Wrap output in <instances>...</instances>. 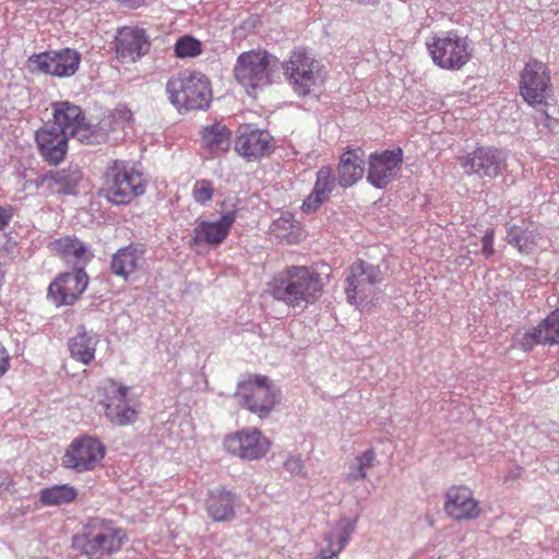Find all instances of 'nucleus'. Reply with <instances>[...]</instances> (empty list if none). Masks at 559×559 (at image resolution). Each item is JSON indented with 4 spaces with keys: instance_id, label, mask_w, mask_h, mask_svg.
<instances>
[{
    "instance_id": "23",
    "label": "nucleus",
    "mask_w": 559,
    "mask_h": 559,
    "mask_svg": "<svg viewBox=\"0 0 559 559\" xmlns=\"http://www.w3.org/2000/svg\"><path fill=\"white\" fill-rule=\"evenodd\" d=\"M128 386L111 383L110 396L107 402H103L105 415L108 420L116 426H127L135 421L136 412L134 408L126 405Z\"/></svg>"
},
{
    "instance_id": "11",
    "label": "nucleus",
    "mask_w": 559,
    "mask_h": 559,
    "mask_svg": "<svg viewBox=\"0 0 559 559\" xmlns=\"http://www.w3.org/2000/svg\"><path fill=\"white\" fill-rule=\"evenodd\" d=\"M235 396L241 406L263 419L270 416L278 402L280 391L269 383L267 377L254 376L238 383Z\"/></svg>"
},
{
    "instance_id": "20",
    "label": "nucleus",
    "mask_w": 559,
    "mask_h": 559,
    "mask_svg": "<svg viewBox=\"0 0 559 559\" xmlns=\"http://www.w3.org/2000/svg\"><path fill=\"white\" fill-rule=\"evenodd\" d=\"M445 513L456 521L474 520L480 514L479 502L466 486H452L445 492Z\"/></svg>"
},
{
    "instance_id": "9",
    "label": "nucleus",
    "mask_w": 559,
    "mask_h": 559,
    "mask_svg": "<svg viewBox=\"0 0 559 559\" xmlns=\"http://www.w3.org/2000/svg\"><path fill=\"white\" fill-rule=\"evenodd\" d=\"M520 94L528 105L539 108L546 120L549 119L545 107L551 95V82L545 63L532 59L525 64L521 73Z\"/></svg>"
},
{
    "instance_id": "37",
    "label": "nucleus",
    "mask_w": 559,
    "mask_h": 559,
    "mask_svg": "<svg viewBox=\"0 0 559 559\" xmlns=\"http://www.w3.org/2000/svg\"><path fill=\"white\" fill-rule=\"evenodd\" d=\"M174 49L178 58H194L202 52V44L197 38L186 35L176 41Z\"/></svg>"
},
{
    "instance_id": "8",
    "label": "nucleus",
    "mask_w": 559,
    "mask_h": 559,
    "mask_svg": "<svg viewBox=\"0 0 559 559\" xmlns=\"http://www.w3.org/2000/svg\"><path fill=\"white\" fill-rule=\"evenodd\" d=\"M426 46L433 63L445 70H459L472 57L467 38L455 31L433 34L427 38Z\"/></svg>"
},
{
    "instance_id": "38",
    "label": "nucleus",
    "mask_w": 559,
    "mask_h": 559,
    "mask_svg": "<svg viewBox=\"0 0 559 559\" xmlns=\"http://www.w3.org/2000/svg\"><path fill=\"white\" fill-rule=\"evenodd\" d=\"M213 186L207 180H198L193 187L192 195L197 203L205 204L213 198Z\"/></svg>"
},
{
    "instance_id": "27",
    "label": "nucleus",
    "mask_w": 559,
    "mask_h": 559,
    "mask_svg": "<svg viewBox=\"0 0 559 559\" xmlns=\"http://www.w3.org/2000/svg\"><path fill=\"white\" fill-rule=\"evenodd\" d=\"M143 254L144 250L135 243L120 248L111 258V273L127 281L132 273L141 267Z\"/></svg>"
},
{
    "instance_id": "6",
    "label": "nucleus",
    "mask_w": 559,
    "mask_h": 559,
    "mask_svg": "<svg viewBox=\"0 0 559 559\" xmlns=\"http://www.w3.org/2000/svg\"><path fill=\"white\" fill-rule=\"evenodd\" d=\"M384 278L379 265L357 260L345 271L344 290L349 304L360 306L371 301Z\"/></svg>"
},
{
    "instance_id": "4",
    "label": "nucleus",
    "mask_w": 559,
    "mask_h": 559,
    "mask_svg": "<svg viewBox=\"0 0 559 559\" xmlns=\"http://www.w3.org/2000/svg\"><path fill=\"white\" fill-rule=\"evenodd\" d=\"M145 192L142 175L123 160H112L104 174L103 197L114 205H127Z\"/></svg>"
},
{
    "instance_id": "5",
    "label": "nucleus",
    "mask_w": 559,
    "mask_h": 559,
    "mask_svg": "<svg viewBox=\"0 0 559 559\" xmlns=\"http://www.w3.org/2000/svg\"><path fill=\"white\" fill-rule=\"evenodd\" d=\"M283 69L293 91L300 97L317 94L323 83V66L304 48L292 51Z\"/></svg>"
},
{
    "instance_id": "34",
    "label": "nucleus",
    "mask_w": 559,
    "mask_h": 559,
    "mask_svg": "<svg viewBox=\"0 0 559 559\" xmlns=\"http://www.w3.org/2000/svg\"><path fill=\"white\" fill-rule=\"evenodd\" d=\"M78 490L68 484L55 485L39 491V501L43 506H61L75 500Z\"/></svg>"
},
{
    "instance_id": "40",
    "label": "nucleus",
    "mask_w": 559,
    "mask_h": 559,
    "mask_svg": "<svg viewBox=\"0 0 559 559\" xmlns=\"http://www.w3.org/2000/svg\"><path fill=\"white\" fill-rule=\"evenodd\" d=\"M284 468L292 475L305 476L304 463L300 456H289L285 463Z\"/></svg>"
},
{
    "instance_id": "36",
    "label": "nucleus",
    "mask_w": 559,
    "mask_h": 559,
    "mask_svg": "<svg viewBox=\"0 0 559 559\" xmlns=\"http://www.w3.org/2000/svg\"><path fill=\"white\" fill-rule=\"evenodd\" d=\"M549 337L550 335L546 328L545 321L543 320L537 326L523 334L521 338V347L525 352H528L533 349L535 345L550 344Z\"/></svg>"
},
{
    "instance_id": "41",
    "label": "nucleus",
    "mask_w": 559,
    "mask_h": 559,
    "mask_svg": "<svg viewBox=\"0 0 559 559\" xmlns=\"http://www.w3.org/2000/svg\"><path fill=\"white\" fill-rule=\"evenodd\" d=\"M493 241L495 231L492 229H487L486 234L481 238V252L487 259L492 257L495 253Z\"/></svg>"
},
{
    "instance_id": "16",
    "label": "nucleus",
    "mask_w": 559,
    "mask_h": 559,
    "mask_svg": "<svg viewBox=\"0 0 559 559\" xmlns=\"http://www.w3.org/2000/svg\"><path fill=\"white\" fill-rule=\"evenodd\" d=\"M224 447L228 453L241 460H259L270 449V441L257 429H242L234 435L227 436Z\"/></svg>"
},
{
    "instance_id": "24",
    "label": "nucleus",
    "mask_w": 559,
    "mask_h": 559,
    "mask_svg": "<svg viewBox=\"0 0 559 559\" xmlns=\"http://www.w3.org/2000/svg\"><path fill=\"white\" fill-rule=\"evenodd\" d=\"M239 498L230 490L223 487L215 488L209 492L206 498V512L214 522H230L236 516V508Z\"/></svg>"
},
{
    "instance_id": "39",
    "label": "nucleus",
    "mask_w": 559,
    "mask_h": 559,
    "mask_svg": "<svg viewBox=\"0 0 559 559\" xmlns=\"http://www.w3.org/2000/svg\"><path fill=\"white\" fill-rule=\"evenodd\" d=\"M544 321L550 335V344H559V308L552 311Z\"/></svg>"
},
{
    "instance_id": "45",
    "label": "nucleus",
    "mask_w": 559,
    "mask_h": 559,
    "mask_svg": "<svg viewBox=\"0 0 559 559\" xmlns=\"http://www.w3.org/2000/svg\"><path fill=\"white\" fill-rule=\"evenodd\" d=\"M142 3H143V0H140V5H142Z\"/></svg>"
},
{
    "instance_id": "44",
    "label": "nucleus",
    "mask_w": 559,
    "mask_h": 559,
    "mask_svg": "<svg viewBox=\"0 0 559 559\" xmlns=\"http://www.w3.org/2000/svg\"><path fill=\"white\" fill-rule=\"evenodd\" d=\"M50 171L41 175V176H38L35 180H34V185L37 189L44 187L46 183H47V187L50 185Z\"/></svg>"
},
{
    "instance_id": "31",
    "label": "nucleus",
    "mask_w": 559,
    "mask_h": 559,
    "mask_svg": "<svg viewBox=\"0 0 559 559\" xmlns=\"http://www.w3.org/2000/svg\"><path fill=\"white\" fill-rule=\"evenodd\" d=\"M365 173V162L356 151L345 152L337 166V181L343 188L354 186L362 178Z\"/></svg>"
},
{
    "instance_id": "22",
    "label": "nucleus",
    "mask_w": 559,
    "mask_h": 559,
    "mask_svg": "<svg viewBox=\"0 0 559 559\" xmlns=\"http://www.w3.org/2000/svg\"><path fill=\"white\" fill-rule=\"evenodd\" d=\"M235 221L236 213L230 211L226 212L221 219L216 222H198L197 226L193 228V236L189 241L190 247H194L201 242L209 246L221 245L229 235Z\"/></svg>"
},
{
    "instance_id": "7",
    "label": "nucleus",
    "mask_w": 559,
    "mask_h": 559,
    "mask_svg": "<svg viewBox=\"0 0 559 559\" xmlns=\"http://www.w3.org/2000/svg\"><path fill=\"white\" fill-rule=\"evenodd\" d=\"M277 59L265 50H250L237 58L234 75L247 90L263 88L272 83Z\"/></svg>"
},
{
    "instance_id": "26",
    "label": "nucleus",
    "mask_w": 559,
    "mask_h": 559,
    "mask_svg": "<svg viewBox=\"0 0 559 559\" xmlns=\"http://www.w3.org/2000/svg\"><path fill=\"white\" fill-rule=\"evenodd\" d=\"M356 521V519H341L335 527L325 534L326 546L321 549L318 559H336L355 532Z\"/></svg>"
},
{
    "instance_id": "21",
    "label": "nucleus",
    "mask_w": 559,
    "mask_h": 559,
    "mask_svg": "<svg viewBox=\"0 0 559 559\" xmlns=\"http://www.w3.org/2000/svg\"><path fill=\"white\" fill-rule=\"evenodd\" d=\"M68 138L56 126L46 123L35 133V141L43 159L49 165H58L66 158Z\"/></svg>"
},
{
    "instance_id": "42",
    "label": "nucleus",
    "mask_w": 559,
    "mask_h": 559,
    "mask_svg": "<svg viewBox=\"0 0 559 559\" xmlns=\"http://www.w3.org/2000/svg\"><path fill=\"white\" fill-rule=\"evenodd\" d=\"M12 219V209L0 206V230L4 229Z\"/></svg>"
},
{
    "instance_id": "25",
    "label": "nucleus",
    "mask_w": 559,
    "mask_h": 559,
    "mask_svg": "<svg viewBox=\"0 0 559 559\" xmlns=\"http://www.w3.org/2000/svg\"><path fill=\"white\" fill-rule=\"evenodd\" d=\"M335 188V178L330 166L321 167L317 173V180L312 192L305 199L301 210L305 213L316 212L326 202Z\"/></svg>"
},
{
    "instance_id": "30",
    "label": "nucleus",
    "mask_w": 559,
    "mask_h": 559,
    "mask_svg": "<svg viewBox=\"0 0 559 559\" xmlns=\"http://www.w3.org/2000/svg\"><path fill=\"white\" fill-rule=\"evenodd\" d=\"M507 240L521 253L530 254L538 245L539 234L532 222L522 221L508 226Z\"/></svg>"
},
{
    "instance_id": "43",
    "label": "nucleus",
    "mask_w": 559,
    "mask_h": 559,
    "mask_svg": "<svg viewBox=\"0 0 559 559\" xmlns=\"http://www.w3.org/2000/svg\"><path fill=\"white\" fill-rule=\"evenodd\" d=\"M9 368V354L3 345L0 344V377H2Z\"/></svg>"
},
{
    "instance_id": "17",
    "label": "nucleus",
    "mask_w": 559,
    "mask_h": 559,
    "mask_svg": "<svg viewBox=\"0 0 559 559\" xmlns=\"http://www.w3.org/2000/svg\"><path fill=\"white\" fill-rule=\"evenodd\" d=\"M402 163L403 151L400 147L371 154L367 181L378 189H385L400 171Z\"/></svg>"
},
{
    "instance_id": "29",
    "label": "nucleus",
    "mask_w": 559,
    "mask_h": 559,
    "mask_svg": "<svg viewBox=\"0 0 559 559\" xmlns=\"http://www.w3.org/2000/svg\"><path fill=\"white\" fill-rule=\"evenodd\" d=\"M98 342L97 334L80 325L76 330V334L68 342L71 357L83 365H90L95 358Z\"/></svg>"
},
{
    "instance_id": "18",
    "label": "nucleus",
    "mask_w": 559,
    "mask_h": 559,
    "mask_svg": "<svg viewBox=\"0 0 559 559\" xmlns=\"http://www.w3.org/2000/svg\"><path fill=\"white\" fill-rule=\"evenodd\" d=\"M273 138L265 131L240 126L235 141L236 152L248 160H254L273 152Z\"/></svg>"
},
{
    "instance_id": "1",
    "label": "nucleus",
    "mask_w": 559,
    "mask_h": 559,
    "mask_svg": "<svg viewBox=\"0 0 559 559\" xmlns=\"http://www.w3.org/2000/svg\"><path fill=\"white\" fill-rule=\"evenodd\" d=\"M270 294L289 307L313 304L321 295L320 274L307 266H289L274 275L269 283Z\"/></svg>"
},
{
    "instance_id": "35",
    "label": "nucleus",
    "mask_w": 559,
    "mask_h": 559,
    "mask_svg": "<svg viewBox=\"0 0 559 559\" xmlns=\"http://www.w3.org/2000/svg\"><path fill=\"white\" fill-rule=\"evenodd\" d=\"M376 452L373 449H368L364 451L360 455L356 457V461L350 464L349 471L346 475V479L349 483H355L358 480H362L367 476V469L372 467L376 462Z\"/></svg>"
},
{
    "instance_id": "33",
    "label": "nucleus",
    "mask_w": 559,
    "mask_h": 559,
    "mask_svg": "<svg viewBox=\"0 0 559 559\" xmlns=\"http://www.w3.org/2000/svg\"><path fill=\"white\" fill-rule=\"evenodd\" d=\"M50 185L48 189L52 193L75 195L78 186L83 179V174L79 167H68L56 171L50 170Z\"/></svg>"
},
{
    "instance_id": "10",
    "label": "nucleus",
    "mask_w": 559,
    "mask_h": 559,
    "mask_svg": "<svg viewBox=\"0 0 559 559\" xmlns=\"http://www.w3.org/2000/svg\"><path fill=\"white\" fill-rule=\"evenodd\" d=\"M52 109L53 120L50 124L56 126L68 139L74 138L81 143L94 144L105 138V134L97 133L94 126L86 122L81 107L70 102H56Z\"/></svg>"
},
{
    "instance_id": "3",
    "label": "nucleus",
    "mask_w": 559,
    "mask_h": 559,
    "mask_svg": "<svg viewBox=\"0 0 559 559\" xmlns=\"http://www.w3.org/2000/svg\"><path fill=\"white\" fill-rule=\"evenodd\" d=\"M169 102L179 110H201L210 106L212 90L207 78L198 72H183L166 84Z\"/></svg>"
},
{
    "instance_id": "32",
    "label": "nucleus",
    "mask_w": 559,
    "mask_h": 559,
    "mask_svg": "<svg viewBox=\"0 0 559 559\" xmlns=\"http://www.w3.org/2000/svg\"><path fill=\"white\" fill-rule=\"evenodd\" d=\"M202 144L212 155L227 152L231 144V131L222 122H214L203 128Z\"/></svg>"
},
{
    "instance_id": "13",
    "label": "nucleus",
    "mask_w": 559,
    "mask_h": 559,
    "mask_svg": "<svg viewBox=\"0 0 559 559\" xmlns=\"http://www.w3.org/2000/svg\"><path fill=\"white\" fill-rule=\"evenodd\" d=\"M105 456L104 444L90 436H82L69 444L62 463L64 467L84 473L95 469Z\"/></svg>"
},
{
    "instance_id": "2",
    "label": "nucleus",
    "mask_w": 559,
    "mask_h": 559,
    "mask_svg": "<svg viewBox=\"0 0 559 559\" xmlns=\"http://www.w3.org/2000/svg\"><path fill=\"white\" fill-rule=\"evenodd\" d=\"M124 538L123 531L112 521L90 518L72 537V548L87 559H104L118 552Z\"/></svg>"
},
{
    "instance_id": "19",
    "label": "nucleus",
    "mask_w": 559,
    "mask_h": 559,
    "mask_svg": "<svg viewBox=\"0 0 559 559\" xmlns=\"http://www.w3.org/2000/svg\"><path fill=\"white\" fill-rule=\"evenodd\" d=\"M116 57L122 63H134L146 55L151 43L142 28L123 27L115 38Z\"/></svg>"
},
{
    "instance_id": "28",
    "label": "nucleus",
    "mask_w": 559,
    "mask_h": 559,
    "mask_svg": "<svg viewBox=\"0 0 559 559\" xmlns=\"http://www.w3.org/2000/svg\"><path fill=\"white\" fill-rule=\"evenodd\" d=\"M52 250L66 261H72L75 267L82 266L92 260L91 248L76 237L66 236L51 242Z\"/></svg>"
},
{
    "instance_id": "15",
    "label": "nucleus",
    "mask_w": 559,
    "mask_h": 559,
    "mask_svg": "<svg viewBox=\"0 0 559 559\" xmlns=\"http://www.w3.org/2000/svg\"><path fill=\"white\" fill-rule=\"evenodd\" d=\"M88 276L82 266L59 275L48 286L47 297L57 306L74 305L85 292Z\"/></svg>"
},
{
    "instance_id": "12",
    "label": "nucleus",
    "mask_w": 559,
    "mask_h": 559,
    "mask_svg": "<svg viewBox=\"0 0 559 559\" xmlns=\"http://www.w3.org/2000/svg\"><path fill=\"white\" fill-rule=\"evenodd\" d=\"M80 64L81 53L72 48L33 53L26 61L29 72L60 79L73 76L78 72Z\"/></svg>"
},
{
    "instance_id": "14",
    "label": "nucleus",
    "mask_w": 559,
    "mask_h": 559,
    "mask_svg": "<svg viewBox=\"0 0 559 559\" xmlns=\"http://www.w3.org/2000/svg\"><path fill=\"white\" fill-rule=\"evenodd\" d=\"M461 165L466 174L477 175L480 178H496L506 170L507 155L503 151L480 146L462 158Z\"/></svg>"
}]
</instances>
